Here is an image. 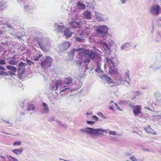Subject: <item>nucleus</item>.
<instances>
[{
  "label": "nucleus",
  "mask_w": 161,
  "mask_h": 161,
  "mask_svg": "<svg viewBox=\"0 0 161 161\" xmlns=\"http://www.w3.org/2000/svg\"><path fill=\"white\" fill-rule=\"evenodd\" d=\"M6 5V3L4 2L3 0H0V8Z\"/></svg>",
  "instance_id": "nucleus-38"
},
{
  "label": "nucleus",
  "mask_w": 161,
  "mask_h": 161,
  "mask_svg": "<svg viewBox=\"0 0 161 161\" xmlns=\"http://www.w3.org/2000/svg\"><path fill=\"white\" fill-rule=\"evenodd\" d=\"M79 48L74 49L69 53V56L70 57H73L75 53L78 54H80V53L79 52L80 51L79 50Z\"/></svg>",
  "instance_id": "nucleus-26"
},
{
  "label": "nucleus",
  "mask_w": 161,
  "mask_h": 161,
  "mask_svg": "<svg viewBox=\"0 0 161 161\" xmlns=\"http://www.w3.org/2000/svg\"><path fill=\"white\" fill-rule=\"evenodd\" d=\"M92 113L91 112H90L89 111H88L86 113L87 115H90Z\"/></svg>",
  "instance_id": "nucleus-58"
},
{
  "label": "nucleus",
  "mask_w": 161,
  "mask_h": 161,
  "mask_svg": "<svg viewBox=\"0 0 161 161\" xmlns=\"http://www.w3.org/2000/svg\"><path fill=\"white\" fill-rule=\"evenodd\" d=\"M61 81L60 80H55L52 81V83H51V88L53 91L57 90L58 87V86L61 84Z\"/></svg>",
  "instance_id": "nucleus-14"
},
{
  "label": "nucleus",
  "mask_w": 161,
  "mask_h": 161,
  "mask_svg": "<svg viewBox=\"0 0 161 161\" xmlns=\"http://www.w3.org/2000/svg\"><path fill=\"white\" fill-rule=\"evenodd\" d=\"M17 69V72L19 74H23L24 72V71L25 70H24V69H22V68L21 67H18Z\"/></svg>",
  "instance_id": "nucleus-35"
},
{
  "label": "nucleus",
  "mask_w": 161,
  "mask_h": 161,
  "mask_svg": "<svg viewBox=\"0 0 161 161\" xmlns=\"http://www.w3.org/2000/svg\"><path fill=\"white\" fill-rule=\"evenodd\" d=\"M131 155V154L129 153H127L126 154V156H128Z\"/></svg>",
  "instance_id": "nucleus-60"
},
{
  "label": "nucleus",
  "mask_w": 161,
  "mask_h": 161,
  "mask_svg": "<svg viewBox=\"0 0 161 161\" xmlns=\"http://www.w3.org/2000/svg\"><path fill=\"white\" fill-rule=\"evenodd\" d=\"M143 150L144 151H149V150L148 149H143Z\"/></svg>",
  "instance_id": "nucleus-64"
},
{
  "label": "nucleus",
  "mask_w": 161,
  "mask_h": 161,
  "mask_svg": "<svg viewBox=\"0 0 161 161\" xmlns=\"http://www.w3.org/2000/svg\"><path fill=\"white\" fill-rule=\"evenodd\" d=\"M21 144V142H15L13 143V146L20 145Z\"/></svg>",
  "instance_id": "nucleus-47"
},
{
  "label": "nucleus",
  "mask_w": 161,
  "mask_h": 161,
  "mask_svg": "<svg viewBox=\"0 0 161 161\" xmlns=\"http://www.w3.org/2000/svg\"><path fill=\"white\" fill-rule=\"evenodd\" d=\"M25 9L26 11H28L30 8H29L28 6L27 5L25 7Z\"/></svg>",
  "instance_id": "nucleus-53"
},
{
  "label": "nucleus",
  "mask_w": 161,
  "mask_h": 161,
  "mask_svg": "<svg viewBox=\"0 0 161 161\" xmlns=\"http://www.w3.org/2000/svg\"><path fill=\"white\" fill-rule=\"evenodd\" d=\"M127 0H120V3L122 4H125Z\"/></svg>",
  "instance_id": "nucleus-51"
},
{
  "label": "nucleus",
  "mask_w": 161,
  "mask_h": 161,
  "mask_svg": "<svg viewBox=\"0 0 161 161\" xmlns=\"http://www.w3.org/2000/svg\"><path fill=\"white\" fill-rule=\"evenodd\" d=\"M51 44L50 41H48L46 43H45L43 46H42L40 48L44 52H47L51 48Z\"/></svg>",
  "instance_id": "nucleus-15"
},
{
  "label": "nucleus",
  "mask_w": 161,
  "mask_h": 161,
  "mask_svg": "<svg viewBox=\"0 0 161 161\" xmlns=\"http://www.w3.org/2000/svg\"><path fill=\"white\" fill-rule=\"evenodd\" d=\"M54 25L55 29L58 32L63 33L64 30L66 28L63 25L62 22H59L58 24L55 23Z\"/></svg>",
  "instance_id": "nucleus-10"
},
{
  "label": "nucleus",
  "mask_w": 161,
  "mask_h": 161,
  "mask_svg": "<svg viewBox=\"0 0 161 161\" xmlns=\"http://www.w3.org/2000/svg\"><path fill=\"white\" fill-rule=\"evenodd\" d=\"M8 75V73L4 71H0V75Z\"/></svg>",
  "instance_id": "nucleus-45"
},
{
  "label": "nucleus",
  "mask_w": 161,
  "mask_h": 161,
  "mask_svg": "<svg viewBox=\"0 0 161 161\" xmlns=\"http://www.w3.org/2000/svg\"><path fill=\"white\" fill-rule=\"evenodd\" d=\"M3 121L8 123H10V122H9L8 121H7V120H3Z\"/></svg>",
  "instance_id": "nucleus-63"
},
{
  "label": "nucleus",
  "mask_w": 161,
  "mask_h": 161,
  "mask_svg": "<svg viewBox=\"0 0 161 161\" xmlns=\"http://www.w3.org/2000/svg\"><path fill=\"white\" fill-rule=\"evenodd\" d=\"M81 22H76L75 21H73L70 22L69 23V26L70 28H79L81 25Z\"/></svg>",
  "instance_id": "nucleus-21"
},
{
  "label": "nucleus",
  "mask_w": 161,
  "mask_h": 161,
  "mask_svg": "<svg viewBox=\"0 0 161 161\" xmlns=\"http://www.w3.org/2000/svg\"><path fill=\"white\" fill-rule=\"evenodd\" d=\"M42 56H43V55L42 54H39L38 56H36L34 57L33 60L36 61H38Z\"/></svg>",
  "instance_id": "nucleus-36"
},
{
  "label": "nucleus",
  "mask_w": 161,
  "mask_h": 161,
  "mask_svg": "<svg viewBox=\"0 0 161 161\" xmlns=\"http://www.w3.org/2000/svg\"><path fill=\"white\" fill-rule=\"evenodd\" d=\"M130 159L133 161H137V159L134 156H132L130 158Z\"/></svg>",
  "instance_id": "nucleus-48"
},
{
  "label": "nucleus",
  "mask_w": 161,
  "mask_h": 161,
  "mask_svg": "<svg viewBox=\"0 0 161 161\" xmlns=\"http://www.w3.org/2000/svg\"><path fill=\"white\" fill-rule=\"evenodd\" d=\"M7 69L10 70L11 71H9L8 73L11 75H15L14 72H16L17 70V68L15 67L10 65L6 66Z\"/></svg>",
  "instance_id": "nucleus-19"
},
{
  "label": "nucleus",
  "mask_w": 161,
  "mask_h": 161,
  "mask_svg": "<svg viewBox=\"0 0 161 161\" xmlns=\"http://www.w3.org/2000/svg\"><path fill=\"white\" fill-rule=\"evenodd\" d=\"M73 78L70 76L66 77L64 80V82L66 85L64 86V88L60 91V92H72L75 90V89L71 88L70 86L69 85L73 83Z\"/></svg>",
  "instance_id": "nucleus-4"
},
{
  "label": "nucleus",
  "mask_w": 161,
  "mask_h": 161,
  "mask_svg": "<svg viewBox=\"0 0 161 161\" xmlns=\"http://www.w3.org/2000/svg\"><path fill=\"white\" fill-rule=\"evenodd\" d=\"M125 80L120 78L118 81V84H125L127 86L130 85V72L129 70H127L125 73Z\"/></svg>",
  "instance_id": "nucleus-7"
},
{
  "label": "nucleus",
  "mask_w": 161,
  "mask_h": 161,
  "mask_svg": "<svg viewBox=\"0 0 161 161\" xmlns=\"http://www.w3.org/2000/svg\"><path fill=\"white\" fill-rule=\"evenodd\" d=\"M6 64V62L4 60L2 59H0V64L4 65Z\"/></svg>",
  "instance_id": "nucleus-44"
},
{
  "label": "nucleus",
  "mask_w": 161,
  "mask_h": 161,
  "mask_svg": "<svg viewBox=\"0 0 161 161\" xmlns=\"http://www.w3.org/2000/svg\"><path fill=\"white\" fill-rule=\"evenodd\" d=\"M0 70L5 71L6 69L3 66L0 65Z\"/></svg>",
  "instance_id": "nucleus-52"
},
{
  "label": "nucleus",
  "mask_w": 161,
  "mask_h": 161,
  "mask_svg": "<svg viewBox=\"0 0 161 161\" xmlns=\"http://www.w3.org/2000/svg\"><path fill=\"white\" fill-rule=\"evenodd\" d=\"M112 43H113L112 42H110L109 41H108L107 42H104L102 44L104 50L109 53H110L111 52V50L110 49V47L111 45H112Z\"/></svg>",
  "instance_id": "nucleus-13"
},
{
  "label": "nucleus",
  "mask_w": 161,
  "mask_h": 161,
  "mask_svg": "<svg viewBox=\"0 0 161 161\" xmlns=\"http://www.w3.org/2000/svg\"><path fill=\"white\" fill-rule=\"evenodd\" d=\"M18 62V61L17 60V58L15 56L10 58L8 60V63L11 65H16Z\"/></svg>",
  "instance_id": "nucleus-24"
},
{
  "label": "nucleus",
  "mask_w": 161,
  "mask_h": 161,
  "mask_svg": "<svg viewBox=\"0 0 161 161\" xmlns=\"http://www.w3.org/2000/svg\"><path fill=\"white\" fill-rule=\"evenodd\" d=\"M26 62L27 63V65H29L32 66H34V63L27 58H26Z\"/></svg>",
  "instance_id": "nucleus-34"
},
{
  "label": "nucleus",
  "mask_w": 161,
  "mask_h": 161,
  "mask_svg": "<svg viewBox=\"0 0 161 161\" xmlns=\"http://www.w3.org/2000/svg\"><path fill=\"white\" fill-rule=\"evenodd\" d=\"M144 129L145 131L147 133L154 135L156 134V132L154 130L151 128L149 125L147 127L145 128Z\"/></svg>",
  "instance_id": "nucleus-29"
},
{
  "label": "nucleus",
  "mask_w": 161,
  "mask_h": 161,
  "mask_svg": "<svg viewBox=\"0 0 161 161\" xmlns=\"http://www.w3.org/2000/svg\"><path fill=\"white\" fill-rule=\"evenodd\" d=\"M79 54V57L75 60V61L78 65L80 66L82 64V61L84 62V58L80 54Z\"/></svg>",
  "instance_id": "nucleus-22"
},
{
  "label": "nucleus",
  "mask_w": 161,
  "mask_h": 161,
  "mask_svg": "<svg viewBox=\"0 0 161 161\" xmlns=\"http://www.w3.org/2000/svg\"><path fill=\"white\" fill-rule=\"evenodd\" d=\"M43 111L42 113L44 114H47L49 112V109L47 105L45 103H43L42 104Z\"/></svg>",
  "instance_id": "nucleus-27"
},
{
  "label": "nucleus",
  "mask_w": 161,
  "mask_h": 161,
  "mask_svg": "<svg viewBox=\"0 0 161 161\" xmlns=\"http://www.w3.org/2000/svg\"><path fill=\"white\" fill-rule=\"evenodd\" d=\"M112 103H114V105H115L116 106V108L117 109L119 110H122L121 109H120V108L118 107V105L116 103H114V102L113 101L110 102V104H112Z\"/></svg>",
  "instance_id": "nucleus-42"
},
{
  "label": "nucleus",
  "mask_w": 161,
  "mask_h": 161,
  "mask_svg": "<svg viewBox=\"0 0 161 161\" xmlns=\"http://www.w3.org/2000/svg\"><path fill=\"white\" fill-rule=\"evenodd\" d=\"M53 61V60L51 57L49 56H47L44 59L41 60V66L44 69H47L52 67Z\"/></svg>",
  "instance_id": "nucleus-5"
},
{
  "label": "nucleus",
  "mask_w": 161,
  "mask_h": 161,
  "mask_svg": "<svg viewBox=\"0 0 161 161\" xmlns=\"http://www.w3.org/2000/svg\"><path fill=\"white\" fill-rule=\"evenodd\" d=\"M106 59L108 64V67L110 69L109 73L111 75L115 74L116 73L117 71L116 68L118 64L117 59L114 58L108 57L106 58Z\"/></svg>",
  "instance_id": "nucleus-3"
},
{
  "label": "nucleus",
  "mask_w": 161,
  "mask_h": 161,
  "mask_svg": "<svg viewBox=\"0 0 161 161\" xmlns=\"http://www.w3.org/2000/svg\"><path fill=\"white\" fill-rule=\"evenodd\" d=\"M109 133L110 135L114 136L116 135V133L115 131L109 130Z\"/></svg>",
  "instance_id": "nucleus-46"
},
{
  "label": "nucleus",
  "mask_w": 161,
  "mask_h": 161,
  "mask_svg": "<svg viewBox=\"0 0 161 161\" xmlns=\"http://www.w3.org/2000/svg\"><path fill=\"white\" fill-rule=\"evenodd\" d=\"M105 80L108 83L110 82H111V81H112L111 78L110 77H108L107 76V78H106Z\"/></svg>",
  "instance_id": "nucleus-43"
},
{
  "label": "nucleus",
  "mask_w": 161,
  "mask_h": 161,
  "mask_svg": "<svg viewBox=\"0 0 161 161\" xmlns=\"http://www.w3.org/2000/svg\"><path fill=\"white\" fill-rule=\"evenodd\" d=\"M25 114V113L23 112H20L19 113V114L21 116L24 115Z\"/></svg>",
  "instance_id": "nucleus-61"
},
{
  "label": "nucleus",
  "mask_w": 161,
  "mask_h": 161,
  "mask_svg": "<svg viewBox=\"0 0 161 161\" xmlns=\"http://www.w3.org/2000/svg\"><path fill=\"white\" fill-rule=\"evenodd\" d=\"M27 65L26 63H24L22 62H20L18 64V66L20 67H21L22 68V69H24L25 70V67Z\"/></svg>",
  "instance_id": "nucleus-33"
},
{
  "label": "nucleus",
  "mask_w": 161,
  "mask_h": 161,
  "mask_svg": "<svg viewBox=\"0 0 161 161\" xmlns=\"http://www.w3.org/2000/svg\"><path fill=\"white\" fill-rule=\"evenodd\" d=\"M94 13L96 19L98 21H105L107 20V19L104 14L96 11H95Z\"/></svg>",
  "instance_id": "nucleus-12"
},
{
  "label": "nucleus",
  "mask_w": 161,
  "mask_h": 161,
  "mask_svg": "<svg viewBox=\"0 0 161 161\" xmlns=\"http://www.w3.org/2000/svg\"><path fill=\"white\" fill-rule=\"evenodd\" d=\"M85 32L82 31L80 33L77 34L75 37V41L77 42H83L85 38Z\"/></svg>",
  "instance_id": "nucleus-11"
},
{
  "label": "nucleus",
  "mask_w": 161,
  "mask_h": 161,
  "mask_svg": "<svg viewBox=\"0 0 161 161\" xmlns=\"http://www.w3.org/2000/svg\"><path fill=\"white\" fill-rule=\"evenodd\" d=\"M156 99L157 101H160V99L159 100L158 98H159L161 96V95L159 93H157L156 95Z\"/></svg>",
  "instance_id": "nucleus-40"
},
{
  "label": "nucleus",
  "mask_w": 161,
  "mask_h": 161,
  "mask_svg": "<svg viewBox=\"0 0 161 161\" xmlns=\"http://www.w3.org/2000/svg\"><path fill=\"white\" fill-rule=\"evenodd\" d=\"M130 46L131 45L130 43L126 42L121 46V49L122 50L126 49V48H129L130 47Z\"/></svg>",
  "instance_id": "nucleus-31"
},
{
  "label": "nucleus",
  "mask_w": 161,
  "mask_h": 161,
  "mask_svg": "<svg viewBox=\"0 0 161 161\" xmlns=\"http://www.w3.org/2000/svg\"><path fill=\"white\" fill-rule=\"evenodd\" d=\"M97 62V67L96 69H95V71L98 74H103V72L101 69V64L99 62V61H98Z\"/></svg>",
  "instance_id": "nucleus-25"
},
{
  "label": "nucleus",
  "mask_w": 161,
  "mask_h": 161,
  "mask_svg": "<svg viewBox=\"0 0 161 161\" xmlns=\"http://www.w3.org/2000/svg\"><path fill=\"white\" fill-rule=\"evenodd\" d=\"M135 93L136 95H141L142 94L140 93V92L139 91H136L135 92Z\"/></svg>",
  "instance_id": "nucleus-54"
},
{
  "label": "nucleus",
  "mask_w": 161,
  "mask_h": 161,
  "mask_svg": "<svg viewBox=\"0 0 161 161\" xmlns=\"http://www.w3.org/2000/svg\"><path fill=\"white\" fill-rule=\"evenodd\" d=\"M85 70L88 69V68L87 64H86L85 66Z\"/></svg>",
  "instance_id": "nucleus-57"
},
{
  "label": "nucleus",
  "mask_w": 161,
  "mask_h": 161,
  "mask_svg": "<svg viewBox=\"0 0 161 161\" xmlns=\"http://www.w3.org/2000/svg\"><path fill=\"white\" fill-rule=\"evenodd\" d=\"M108 129L106 130L101 128L94 129L90 127H86L80 130V131L86 134H89L96 136H102L103 135V132L107 131Z\"/></svg>",
  "instance_id": "nucleus-2"
},
{
  "label": "nucleus",
  "mask_w": 161,
  "mask_h": 161,
  "mask_svg": "<svg viewBox=\"0 0 161 161\" xmlns=\"http://www.w3.org/2000/svg\"><path fill=\"white\" fill-rule=\"evenodd\" d=\"M108 27L105 25H102L98 27L97 30V33L98 36L104 37L108 34Z\"/></svg>",
  "instance_id": "nucleus-6"
},
{
  "label": "nucleus",
  "mask_w": 161,
  "mask_h": 161,
  "mask_svg": "<svg viewBox=\"0 0 161 161\" xmlns=\"http://www.w3.org/2000/svg\"><path fill=\"white\" fill-rule=\"evenodd\" d=\"M107 75H101L99 77L100 78L103 80H105L106 78H107Z\"/></svg>",
  "instance_id": "nucleus-39"
},
{
  "label": "nucleus",
  "mask_w": 161,
  "mask_h": 161,
  "mask_svg": "<svg viewBox=\"0 0 161 161\" xmlns=\"http://www.w3.org/2000/svg\"><path fill=\"white\" fill-rule=\"evenodd\" d=\"M49 40L48 38H38L37 39V42L40 48Z\"/></svg>",
  "instance_id": "nucleus-18"
},
{
  "label": "nucleus",
  "mask_w": 161,
  "mask_h": 161,
  "mask_svg": "<svg viewBox=\"0 0 161 161\" xmlns=\"http://www.w3.org/2000/svg\"><path fill=\"white\" fill-rule=\"evenodd\" d=\"M85 28L86 29H89L90 28V25H89L87 26H86Z\"/></svg>",
  "instance_id": "nucleus-56"
},
{
  "label": "nucleus",
  "mask_w": 161,
  "mask_h": 161,
  "mask_svg": "<svg viewBox=\"0 0 161 161\" xmlns=\"http://www.w3.org/2000/svg\"><path fill=\"white\" fill-rule=\"evenodd\" d=\"M91 13L90 12L86 10L82 13V17L85 19L89 20L91 18Z\"/></svg>",
  "instance_id": "nucleus-23"
},
{
  "label": "nucleus",
  "mask_w": 161,
  "mask_h": 161,
  "mask_svg": "<svg viewBox=\"0 0 161 161\" xmlns=\"http://www.w3.org/2000/svg\"><path fill=\"white\" fill-rule=\"evenodd\" d=\"M109 83H110V85H109L111 86V87H113V86H116L117 84H119V85L120 84H118V83H115V82H113L112 80V81H111V82H109Z\"/></svg>",
  "instance_id": "nucleus-37"
},
{
  "label": "nucleus",
  "mask_w": 161,
  "mask_h": 161,
  "mask_svg": "<svg viewBox=\"0 0 161 161\" xmlns=\"http://www.w3.org/2000/svg\"><path fill=\"white\" fill-rule=\"evenodd\" d=\"M95 122L91 121H87L86 122L87 124L92 125H93Z\"/></svg>",
  "instance_id": "nucleus-49"
},
{
  "label": "nucleus",
  "mask_w": 161,
  "mask_h": 161,
  "mask_svg": "<svg viewBox=\"0 0 161 161\" xmlns=\"http://www.w3.org/2000/svg\"><path fill=\"white\" fill-rule=\"evenodd\" d=\"M70 46V44L68 42L65 41L62 43L58 46L60 52H62L66 50Z\"/></svg>",
  "instance_id": "nucleus-9"
},
{
  "label": "nucleus",
  "mask_w": 161,
  "mask_h": 161,
  "mask_svg": "<svg viewBox=\"0 0 161 161\" xmlns=\"http://www.w3.org/2000/svg\"><path fill=\"white\" fill-rule=\"evenodd\" d=\"M109 108L111 110H114V109H113V107L112 106H110L109 107Z\"/></svg>",
  "instance_id": "nucleus-62"
},
{
  "label": "nucleus",
  "mask_w": 161,
  "mask_h": 161,
  "mask_svg": "<svg viewBox=\"0 0 161 161\" xmlns=\"http://www.w3.org/2000/svg\"><path fill=\"white\" fill-rule=\"evenodd\" d=\"M92 119L95 120L96 121H97L98 120V118L96 116H93Z\"/></svg>",
  "instance_id": "nucleus-50"
},
{
  "label": "nucleus",
  "mask_w": 161,
  "mask_h": 161,
  "mask_svg": "<svg viewBox=\"0 0 161 161\" xmlns=\"http://www.w3.org/2000/svg\"><path fill=\"white\" fill-rule=\"evenodd\" d=\"M27 103V101H24L20 103V106L21 108H23L24 107V104L25 103Z\"/></svg>",
  "instance_id": "nucleus-41"
},
{
  "label": "nucleus",
  "mask_w": 161,
  "mask_h": 161,
  "mask_svg": "<svg viewBox=\"0 0 161 161\" xmlns=\"http://www.w3.org/2000/svg\"><path fill=\"white\" fill-rule=\"evenodd\" d=\"M77 5L78 8L80 9H83L86 8V6L84 4L79 2L77 3Z\"/></svg>",
  "instance_id": "nucleus-32"
},
{
  "label": "nucleus",
  "mask_w": 161,
  "mask_h": 161,
  "mask_svg": "<svg viewBox=\"0 0 161 161\" xmlns=\"http://www.w3.org/2000/svg\"><path fill=\"white\" fill-rule=\"evenodd\" d=\"M35 109V108L33 104H27L26 110L27 111H29V112L32 111V112L30 113V114H31L34 110Z\"/></svg>",
  "instance_id": "nucleus-28"
},
{
  "label": "nucleus",
  "mask_w": 161,
  "mask_h": 161,
  "mask_svg": "<svg viewBox=\"0 0 161 161\" xmlns=\"http://www.w3.org/2000/svg\"><path fill=\"white\" fill-rule=\"evenodd\" d=\"M141 107L138 105L133 106V112L135 115L136 116L141 113Z\"/></svg>",
  "instance_id": "nucleus-16"
},
{
  "label": "nucleus",
  "mask_w": 161,
  "mask_h": 161,
  "mask_svg": "<svg viewBox=\"0 0 161 161\" xmlns=\"http://www.w3.org/2000/svg\"><path fill=\"white\" fill-rule=\"evenodd\" d=\"M150 68L153 69L154 70H156L161 67V62L157 60L154 63L150 66Z\"/></svg>",
  "instance_id": "nucleus-20"
},
{
  "label": "nucleus",
  "mask_w": 161,
  "mask_h": 161,
  "mask_svg": "<svg viewBox=\"0 0 161 161\" xmlns=\"http://www.w3.org/2000/svg\"><path fill=\"white\" fill-rule=\"evenodd\" d=\"M160 7L158 4H155L151 7L149 12L152 15L157 16L160 13Z\"/></svg>",
  "instance_id": "nucleus-8"
},
{
  "label": "nucleus",
  "mask_w": 161,
  "mask_h": 161,
  "mask_svg": "<svg viewBox=\"0 0 161 161\" xmlns=\"http://www.w3.org/2000/svg\"><path fill=\"white\" fill-rule=\"evenodd\" d=\"M23 151V148H20L17 149H14L13 150V152L15 154L19 155H20Z\"/></svg>",
  "instance_id": "nucleus-30"
},
{
  "label": "nucleus",
  "mask_w": 161,
  "mask_h": 161,
  "mask_svg": "<svg viewBox=\"0 0 161 161\" xmlns=\"http://www.w3.org/2000/svg\"><path fill=\"white\" fill-rule=\"evenodd\" d=\"M97 114L100 115V116H103V114L101 112H99Z\"/></svg>",
  "instance_id": "nucleus-55"
},
{
  "label": "nucleus",
  "mask_w": 161,
  "mask_h": 161,
  "mask_svg": "<svg viewBox=\"0 0 161 161\" xmlns=\"http://www.w3.org/2000/svg\"><path fill=\"white\" fill-rule=\"evenodd\" d=\"M80 54L84 58V63H89L90 60H97L99 61L101 60L100 55L98 54L93 51L89 49H86L84 47H79V50Z\"/></svg>",
  "instance_id": "nucleus-1"
},
{
  "label": "nucleus",
  "mask_w": 161,
  "mask_h": 161,
  "mask_svg": "<svg viewBox=\"0 0 161 161\" xmlns=\"http://www.w3.org/2000/svg\"><path fill=\"white\" fill-rule=\"evenodd\" d=\"M64 35L65 36L66 38H69L72 35L73 32L70 30V28L66 27L64 30Z\"/></svg>",
  "instance_id": "nucleus-17"
},
{
  "label": "nucleus",
  "mask_w": 161,
  "mask_h": 161,
  "mask_svg": "<svg viewBox=\"0 0 161 161\" xmlns=\"http://www.w3.org/2000/svg\"><path fill=\"white\" fill-rule=\"evenodd\" d=\"M50 120L52 121L54 120V117H52L50 118Z\"/></svg>",
  "instance_id": "nucleus-59"
}]
</instances>
